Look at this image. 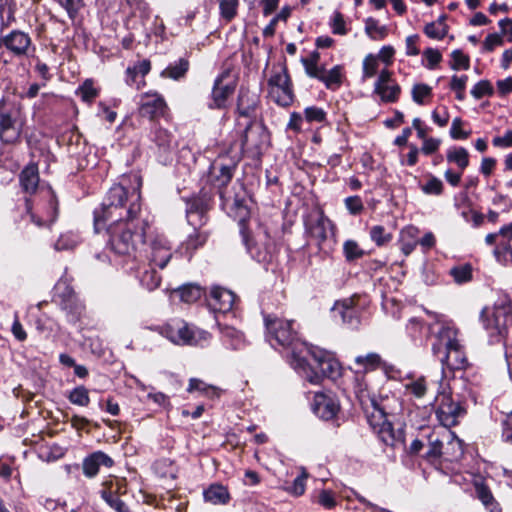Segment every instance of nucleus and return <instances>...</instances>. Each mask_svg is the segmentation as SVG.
<instances>
[{
	"mask_svg": "<svg viewBox=\"0 0 512 512\" xmlns=\"http://www.w3.org/2000/svg\"><path fill=\"white\" fill-rule=\"evenodd\" d=\"M132 188L125 186L126 178L113 185L101 207L94 211V229L106 230L107 245L118 255L130 256L145 242L149 220L141 207V179L133 176Z\"/></svg>",
	"mask_w": 512,
	"mask_h": 512,
	"instance_id": "f257e3e1",
	"label": "nucleus"
},
{
	"mask_svg": "<svg viewBox=\"0 0 512 512\" xmlns=\"http://www.w3.org/2000/svg\"><path fill=\"white\" fill-rule=\"evenodd\" d=\"M300 349L293 368L311 384H320L324 377L335 380L341 376V365L332 353L309 345H300Z\"/></svg>",
	"mask_w": 512,
	"mask_h": 512,
	"instance_id": "f03ea898",
	"label": "nucleus"
},
{
	"mask_svg": "<svg viewBox=\"0 0 512 512\" xmlns=\"http://www.w3.org/2000/svg\"><path fill=\"white\" fill-rule=\"evenodd\" d=\"M458 330L451 323H441L437 331V343L432 345L434 355L439 357L443 373L446 369L461 370L467 366V358L460 341Z\"/></svg>",
	"mask_w": 512,
	"mask_h": 512,
	"instance_id": "7ed1b4c3",
	"label": "nucleus"
},
{
	"mask_svg": "<svg viewBox=\"0 0 512 512\" xmlns=\"http://www.w3.org/2000/svg\"><path fill=\"white\" fill-rule=\"evenodd\" d=\"M19 182L22 190L28 194H34L39 189L48 200V208L44 216H36L32 213L29 199L26 200L27 211L30 213L31 220L39 227L48 223H53L57 216V201L54 192L50 187L39 186L40 177L38 166L35 163H29L19 174Z\"/></svg>",
	"mask_w": 512,
	"mask_h": 512,
	"instance_id": "20e7f679",
	"label": "nucleus"
},
{
	"mask_svg": "<svg viewBox=\"0 0 512 512\" xmlns=\"http://www.w3.org/2000/svg\"><path fill=\"white\" fill-rule=\"evenodd\" d=\"M264 321L267 339L270 344L273 347L279 345L291 349L290 364L293 367L294 362L298 361V358H300L299 355H297L300 354V345H307L298 338L297 332L293 328V321L271 316H266Z\"/></svg>",
	"mask_w": 512,
	"mask_h": 512,
	"instance_id": "39448f33",
	"label": "nucleus"
},
{
	"mask_svg": "<svg viewBox=\"0 0 512 512\" xmlns=\"http://www.w3.org/2000/svg\"><path fill=\"white\" fill-rule=\"evenodd\" d=\"M480 320L485 330L491 336L505 338L512 330V303L506 297H500L494 304L493 309L483 308Z\"/></svg>",
	"mask_w": 512,
	"mask_h": 512,
	"instance_id": "423d86ee",
	"label": "nucleus"
},
{
	"mask_svg": "<svg viewBox=\"0 0 512 512\" xmlns=\"http://www.w3.org/2000/svg\"><path fill=\"white\" fill-rule=\"evenodd\" d=\"M366 418L370 427L385 445L393 448L404 446L405 436L403 429H394L392 423L388 421L384 410L374 400H371V409L366 410Z\"/></svg>",
	"mask_w": 512,
	"mask_h": 512,
	"instance_id": "0eeeda50",
	"label": "nucleus"
},
{
	"mask_svg": "<svg viewBox=\"0 0 512 512\" xmlns=\"http://www.w3.org/2000/svg\"><path fill=\"white\" fill-rule=\"evenodd\" d=\"M24 126L21 109L14 104L0 101V140L12 144L19 140Z\"/></svg>",
	"mask_w": 512,
	"mask_h": 512,
	"instance_id": "6e6552de",
	"label": "nucleus"
},
{
	"mask_svg": "<svg viewBox=\"0 0 512 512\" xmlns=\"http://www.w3.org/2000/svg\"><path fill=\"white\" fill-rule=\"evenodd\" d=\"M160 334L177 345L197 346L208 342L210 334L191 329L184 321L174 320L160 327Z\"/></svg>",
	"mask_w": 512,
	"mask_h": 512,
	"instance_id": "1a4fd4ad",
	"label": "nucleus"
},
{
	"mask_svg": "<svg viewBox=\"0 0 512 512\" xmlns=\"http://www.w3.org/2000/svg\"><path fill=\"white\" fill-rule=\"evenodd\" d=\"M270 135L266 127L261 123L251 122L247 125L241 146L245 153L252 159H259L268 148Z\"/></svg>",
	"mask_w": 512,
	"mask_h": 512,
	"instance_id": "9d476101",
	"label": "nucleus"
},
{
	"mask_svg": "<svg viewBox=\"0 0 512 512\" xmlns=\"http://www.w3.org/2000/svg\"><path fill=\"white\" fill-rule=\"evenodd\" d=\"M268 85L271 88L270 95L275 99L277 104L288 106L293 102L292 83L286 67L273 72L268 79Z\"/></svg>",
	"mask_w": 512,
	"mask_h": 512,
	"instance_id": "9b49d317",
	"label": "nucleus"
},
{
	"mask_svg": "<svg viewBox=\"0 0 512 512\" xmlns=\"http://www.w3.org/2000/svg\"><path fill=\"white\" fill-rule=\"evenodd\" d=\"M466 409L460 402L453 400L450 395H442L436 409V416L444 427H452L458 424L459 419L464 417Z\"/></svg>",
	"mask_w": 512,
	"mask_h": 512,
	"instance_id": "f8f14e48",
	"label": "nucleus"
},
{
	"mask_svg": "<svg viewBox=\"0 0 512 512\" xmlns=\"http://www.w3.org/2000/svg\"><path fill=\"white\" fill-rule=\"evenodd\" d=\"M0 46L6 48L15 57L28 56L35 48L28 33L20 30H13L0 38Z\"/></svg>",
	"mask_w": 512,
	"mask_h": 512,
	"instance_id": "ddd939ff",
	"label": "nucleus"
},
{
	"mask_svg": "<svg viewBox=\"0 0 512 512\" xmlns=\"http://www.w3.org/2000/svg\"><path fill=\"white\" fill-rule=\"evenodd\" d=\"M173 256L172 246L164 235H156L150 243L149 266L164 269Z\"/></svg>",
	"mask_w": 512,
	"mask_h": 512,
	"instance_id": "4468645a",
	"label": "nucleus"
},
{
	"mask_svg": "<svg viewBox=\"0 0 512 512\" xmlns=\"http://www.w3.org/2000/svg\"><path fill=\"white\" fill-rule=\"evenodd\" d=\"M401 92L400 86L392 80V72L383 69L374 85V93L379 95L383 102L394 103Z\"/></svg>",
	"mask_w": 512,
	"mask_h": 512,
	"instance_id": "2eb2a0df",
	"label": "nucleus"
},
{
	"mask_svg": "<svg viewBox=\"0 0 512 512\" xmlns=\"http://www.w3.org/2000/svg\"><path fill=\"white\" fill-rule=\"evenodd\" d=\"M332 312L335 316H340L343 324L351 329H356L361 323L360 308L356 307L353 299H345L334 304Z\"/></svg>",
	"mask_w": 512,
	"mask_h": 512,
	"instance_id": "dca6fc26",
	"label": "nucleus"
},
{
	"mask_svg": "<svg viewBox=\"0 0 512 512\" xmlns=\"http://www.w3.org/2000/svg\"><path fill=\"white\" fill-rule=\"evenodd\" d=\"M312 410L318 417L331 420L337 415L339 404L333 395L317 392L314 395Z\"/></svg>",
	"mask_w": 512,
	"mask_h": 512,
	"instance_id": "f3484780",
	"label": "nucleus"
},
{
	"mask_svg": "<svg viewBox=\"0 0 512 512\" xmlns=\"http://www.w3.org/2000/svg\"><path fill=\"white\" fill-rule=\"evenodd\" d=\"M234 206L237 207L238 209L244 211V214L241 216V218L239 220V226H240V234L242 236L243 243L245 244L248 252L258 262H269L272 258V255L268 249H265V251H260L256 248L252 247V243L249 238V234L246 230L245 217H246V215H248V211H247L246 207H244L242 205V200H240L236 197L234 199Z\"/></svg>",
	"mask_w": 512,
	"mask_h": 512,
	"instance_id": "a211bd4d",
	"label": "nucleus"
},
{
	"mask_svg": "<svg viewBox=\"0 0 512 512\" xmlns=\"http://www.w3.org/2000/svg\"><path fill=\"white\" fill-rule=\"evenodd\" d=\"M166 110V103L163 97L157 93L144 94L141 96L139 113L142 117L151 120L163 116Z\"/></svg>",
	"mask_w": 512,
	"mask_h": 512,
	"instance_id": "6ab92c4d",
	"label": "nucleus"
},
{
	"mask_svg": "<svg viewBox=\"0 0 512 512\" xmlns=\"http://www.w3.org/2000/svg\"><path fill=\"white\" fill-rule=\"evenodd\" d=\"M113 464L114 461L110 456L102 451H96L84 458L82 463L83 473L86 477L93 478L98 474L100 466L110 468Z\"/></svg>",
	"mask_w": 512,
	"mask_h": 512,
	"instance_id": "aec40b11",
	"label": "nucleus"
},
{
	"mask_svg": "<svg viewBox=\"0 0 512 512\" xmlns=\"http://www.w3.org/2000/svg\"><path fill=\"white\" fill-rule=\"evenodd\" d=\"M235 295L232 291L216 287L211 290L209 306L216 312L226 313L233 308Z\"/></svg>",
	"mask_w": 512,
	"mask_h": 512,
	"instance_id": "412c9836",
	"label": "nucleus"
},
{
	"mask_svg": "<svg viewBox=\"0 0 512 512\" xmlns=\"http://www.w3.org/2000/svg\"><path fill=\"white\" fill-rule=\"evenodd\" d=\"M236 167L235 162H231L228 164L220 162V159L217 160L212 165V171L215 175V181L219 187V194L220 197L226 200H229V196L225 194V192L222 190L224 187L228 185V183L231 181L233 177V173Z\"/></svg>",
	"mask_w": 512,
	"mask_h": 512,
	"instance_id": "4be33fe9",
	"label": "nucleus"
},
{
	"mask_svg": "<svg viewBox=\"0 0 512 512\" xmlns=\"http://www.w3.org/2000/svg\"><path fill=\"white\" fill-rule=\"evenodd\" d=\"M259 104V96L255 92L241 88L237 100V111L240 116L251 118L255 116Z\"/></svg>",
	"mask_w": 512,
	"mask_h": 512,
	"instance_id": "5701e85b",
	"label": "nucleus"
},
{
	"mask_svg": "<svg viewBox=\"0 0 512 512\" xmlns=\"http://www.w3.org/2000/svg\"><path fill=\"white\" fill-rule=\"evenodd\" d=\"M210 236V231L206 228H193V231L187 236L186 240L181 244V248L189 256L203 247Z\"/></svg>",
	"mask_w": 512,
	"mask_h": 512,
	"instance_id": "b1692460",
	"label": "nucleus"
},
{
	"mask_svg": "<svg viewBox=\"0 0 512 512\" xmlns=\"http://www.w3.org/2000/svg\"><path fill=\"white\" fill-rule=\"evenodd\" d=\"M224 74L218 76L214 82L212 90L213 104L211 108L221 109L225 107L226 101L229 96L233 93L234 87L230 85H222Z\"/></svg>",
	"mask_w": 512,
	"mask_h": 512,
	"instance_id": "393cba45",
	"label": "nucleus"
},
{
	"mask_svg": "<svg viewBox=\"0 0 512 512\" xmlns=\"http://www.w3.org/2000/svg\"><path fill=\"white\" fill-rule=\"evenodd\" d=\"M419 229L414 226H407L400 233L401 251L406 255H410L418 245Z\"/></svg>",
	"mask_w": 512,
	"mask_h": 512,
	"instance_id": "a878e982",
	"label": "nucleus"
},
{
	"mask_svg": "<svg viewBox=\"0 0 512 512\" xmlns=\"http://www.w3.org/2000/svg\"><path fill=\"white\" fill-rule=\"evenodd\" d=\"M222 343L229 349L238 350L244 346V338L240 331L233 327H222L220 329Z\"/></svg>",
	"mask_w": 512,
	"mask_h": 512,
	"instance_id": "bb28decb",
	"label": "nucleus"
},
{
	"mask_svg": "<svg viewBox=\"0 0 512 512\" xmlns=\"http://www.w3.org/2000/svg\"><path fill=\"white\" fill-rule=\"evenodd\" d=\"M342 78V67L340 65H336L328 71L324 69L319 81L323 82L327 89L336 90L341 86Z\"/></svg>",
	"mask_w": 512,
	"mask_h": 512,
	"instance_id": "cd10ccee",
	"label": "nucleus"
},
{
	"mask_svg": "<svg viewBox=\"0 0 512 512\" xmlns=\"http://www.w3.org/2000/svg\"><path fill=\"white\" fill-rule=\"evenodd\" d=\"M332 229L331 221L324 215H320L314 224L310 227V234L318 240L319 244L324 242L328 237V232Z\"/></svg>",
	"mask_w": 512,
	"mask_h": 512,
	"instance_id": "c85d7f7f",
	"label": "nucleus"
},
{
	"mask_svg": "<svg viewBox=\"0 0 512 512\" xmlns=\"http://www.w3.org/2000/svg\"><path fill=\"white\" fill-rule=\"evenodd\" d=\"M204 498L214 505L226 504L229 501V492L222 485H211L204 491Z\"/></svg>",
	"mask_w": 512,
	"mask_h": 512,
	"instance_id": "c756f323",
	"label": "nucleus"
},
{
	"mask_svg": "<svg viewBox=\"0 0 512 512\" xmlns=\"http://www.w3.org/2000/svg\"><path fill=\"white\" fill-rule=\"evenodd\" d=\"M447 160L455 163L461 171L469 166V153L464 147H454L447 151Z\"/></svg>",
	"mask_w": 512,
	"mask_h": 512,
	"instance_id": "7c9ffc66",
	"label": "nucleus"
},
{
	"mask_svg": "<svg viewBox=\"0 0 512 512\" xmlns=\"http://www.w3.org/2000/svg\"><path fill=\"white\" fill-rule=\"evenodd\" d=\"M187 391L189 393L199 392L202 395L208 396V397H218L219 396V389L213 385H209L205 383L204 381L197 379V378H191L189 380V385L187 388Z\"/></svg>",
	"mask_w": 512,
	"mask_h": 512,
	"instance_id": "2f4dec72",
	"label": "nucleus"
},
{
	"mask_svg": "<svg viewBox=\"0 0 512 512\" xmlns=\"http://www.w3.org/2000/svg\"><path fill=\"white\" fill-rule=\"evenodd\" d=\"M319 60H320V55L318 52H313L309 58H302V60H301L303 66L305 68L306 74L309 77L316 78L318 80L324 70L323 66L318 65Z\"/></svg>",
	"mask_w": 512,
	"mask_h": 512,
	"instance_id": "473e14b6",
	"label": "nucleus"
},
{
	"mask_svg": "<svg viewBox=\"0 0 512 512\" xmlns=\"http://www.w3.org/2000/svg\"><path fill=\"white\" fill-rule=\"evenodd\" d=\"M153 140L159 150L163 153H167L173 148V136L166 129L157 128L154 132Z\"/></svg>",
	"mask_w": 512,
	"mask_h": 512,
	"instance_id": "72a5a7b5",
	"label": "nucleus"
},
{
	"mask_svg": "<svg viewBox=\"0 0 512 512\" xmlns=\"http://www.w3.org/2000/svg\"><path fill=\"white\" fill-rule=\"evenodd\" d=\"M181 301L185 303H194L201 298L203 290L200 286L195 284L183 285L177 290Z\"/></svg>",
	"mask_w": 512,
	"mask_h": 512,
	"instance_id": "f704fd0d",
	"label": "nucleus"
},
{
	"mask_svg": "<svg viewBox=\"0 0 512 512\" xmlns=\"http://www.w3.org/2000/svg\"><path fill=\"white\" fill-rule=\"evenodd\" d=\"M149 269H146L142 272L140 276V282L143 287L147 290L152 291L159 287L161 283V276L158 275L155 270V266H149Z\"/></svg>",
	"mask_w": 512,
	"mask_h": 512,
	"instance_id": "c9c22d12",
	"label": "nucleus"
},
{
	"mask_svg": "<svg viewBox=\"0 0 512 512\" xmlns=\"http://www.w3.org/2000/svg\"><path fill=\"white\" fill-rule=\"evenodd\" d=\"M202 211H207V204L201 198H193L187 201L186 217L188 223H196L195 216H199Z\"/></svg>",
	"mask_w": 512,
	"mask_h": 512,
	"instance_id": "e433bc0d",
	"label": "nucleus"
},
{
	"mask_svg": "<svg viewBox=\"0 0 512 512\" xmlns=\"http://www.w3.org/2000/svg\"><path fill=\"white\" fill-rule=\"evenodd\" d=\"M103 500L116 512H129L128 506L117 495V491L103 490L101 492Z\"/></svg>",
	"mask_w": 512,
	"mask_h": 512,
	"instance_id": "4c0bfd02",
	"label": "nucleus"
},
{
	"mask_svg": "<svg viewBox=\"0 0 512 512\" xmlns=\"http://www.w3.org/2000/svg\"><path fill=\"white\" fill-rule=\"evenodd\" d=\"M64 310H69L71 315V321H76L81 314L82 306L77 302L74 292L67 288V299L61 302Z\"/></svg>",
	"mask_w": 512,
	"mask_h": 512,
	"instance_id": "58836bf2",
	"label": "nucleus"
},
{
	"mask_svg": "<svg viewBox=\"0 0 512 512\" xmlns=\"http://www.w3.org/2000/svg\"><path fill=\"white\" fill-rule=\"evenodd\" d=\"M78 95L84 102L91 103L98 95L99 89L94 87L93 80L86 79L76 90Z\"/></svg>",
	"mask_w": 512,
	"mask_h": 512,
	"instance_id": "ea45409f",
	"label": "nucleus"
},
{
	"mask_svg": "<svg viewBox=\"0 0 512 512\" xmlns=\"http://www.w3.org/2000/svg\"><path fill=\"white\" fill-rule=\"evenodd\" d=\"M189 68V62L186 59H179L175 64H171L164 71L163 75L178 80L183 77Z\"/></svg>",
	"mask_w": 512,
	"mask_h": 512,
	"instance_id": "a19ab883",
	"label": "nucleus"
},
{
	"mask_svg": "<svg viewBox=\"0 0 512 512\" xmlns=\"http://www.w3.org/2000/svg\"><path fill=\"white\" fill-rule=\"evenodd\" d=\"M68 400L78 406H88L90 403L89 391L84 386H77L68 395Z\"/></svg>",
	"mask_w": 512,
	"mask_h": 512,
	"instance_id": "79ce46f5",
	"label": "nucleus"
},
{
	"mask_svg": "<svg viewBox=\"0 0 512 512\" xmlns=\"http://www.w3.org/2000/svg\"><path fill=\"white\" fill-rule=\"evenodd\" d=\"M239 0H219V9L221 17L230 22L237 15Z\"/></svg>",
	"mask_w": 512,
	"mask_h": 512,
	"instance_id": "37998d69",
	"label": "nucleus"
},
{
	"mask_svg": "<svg viewBox=\"0 0 512 512\" xmlns=\"http://www.w3.org/2000/svg\"><path fill=\"white\" fill-rule=\"evenodd\" d=\"M343 253L348 262L355 261L364 256V250L354 240H347L343 244Z\"/></svg>",
	"mask_w": 512,
	"mask_h": 512,
	"instance_id": "c03bdc74",
	"label": "nucleus"
},
{
	"mask_svg": "<svg viewBox=\"0 0 512 512\" xmlns=\"http://www.w3.org/2000/svg\"><path fill=\"white\" fill-rule=\"evenodd\" d=\"M450 275L458 284H463L472 279V266L468 263L451 268Z\"/></svg>",
	"mask_w": 512,
	"mask_h": 512,
	"instance_id": "a18cd8bd",
	"label": "nucleus"
},
{
	"mask_svg": "<svg viewBox=\"0 0 512 512\" xmlns=\"http://www.w3.org/2000/svg\"><path fill=\"white\" fill-rule=\"evenodd\" d=\"M406 330L411 338L418 339L421 338L424 333H429L432 330V327H425L421 320L416 317L411 318L407 325Z\"/></svg>",
	"mask_w": 512,
	"mask_h": 512,
	"instance_id": "49530a36",
	"label": "nucleus"
},
{
	"mask_svg": "<svg viewBox=\"0 0 512 512\" xmlns=\"http://www.w3.org/2000/svg\"><path fill=\"white\" fill-rule=\"evenodd\" d=\"M448 32L447 26L444 22L435 21L425 25L424 33L431 39L441 40Z\"/></svg>",
	"mask_w": 512,
	"mask_h": 512,
	"instance_id": "de8ad7c7",
	"label": "nucleus"
},
{
	"mask_svg": "<svg viewBox=\"0 0 512 512\" xmlns=\"http://www.w3.org/2000/svg\"><path fill=\"white\" fill-rule=\"evenodd\" d=\"M379 61L374 54H368L364 60L362 65V80L365 81L369 78H372L376 75L378 71Z\"/></svg>",
	"mask_w": 512,
	"mask_h": 512,
	"instance_id": "09e8293b",
	"label": "nucleus"
},
{
	"mask_svg": "<svg viewBox=\"0 0 512 512\" xmlns=\"http://www.w3.org/2000/svg\"><path fill=\"white\" fill-rule=\"evenodd\" d=\"M308 478V473L304 468L301 469V474L297 476L290 486H287L285 490L294 495L301 496L304 494L306 489V480Z\"/></svg>",
	"mask_w": 512,
	"mask_h": 512,
	"instance_id": "8fccbe9b",
	"label": "nucleus"
},
{
	"mask_svg": "<svg viewBox=\"0 0 512 512\" xmlns=\"http://www.w3.org/2000/svg\"><path fill=\"white\" fill-rule=\"evenodd\" d=\"M365 31L372 39H382L386 35V28L379 26L378 21L374 18H368L365 21Z\"/></svg>",
	"mask_w": 512,
	"mask_h": 512,
	"instance_id": "3c124183",
	"label": "nucleus"
},
{
	"mask_svg": "<svg viewBox=\"0 0 512 512\" xmlns=\"http://www.w3.org/2000/svg\"><path fill=\"white\" fill-rule=\"evenodd\" d=\"M370 237L377 246L385 245L392 239V235L387 233L385 228L381 225H376L371 228Z\"/></svg>",
	"mask_w": 512,
	"mask_h": 512,
	"instance_id": "603ef678",
	"label": "nucleus"
},
{
	"mask_svg": "<svg viewBox=\"0 0 512 512\" xmlns=\"http://www.w3.org/2000/svg\"><path fill=\"white\" fill-rule=\"evenodd\" d=\"M432 89L427 84H415L412 88V99L419 105H423L425 103L424 99L427 97H431Z\"/></svg>",
	"mask_w": 512,
	"mask_h": 512,
	"instance_id": "864d4df0",
	"label": "nucleus"
},
{
	"mask_svg": "<svg viewBox=\"0 0 512 512\" xmlns=\"http://www.w3.org/2000/svg\"><path fill=\"white\" fill-rule=\"evenodd\" d=\"M421 190L427 195H441L443 183L439 178L430 175L427 183L421 186Z\"/></svg>",
	"mask_w": 512,
	"mask_h": 512,
	"instance_id": "5fc2aeb1",
	"label": "nucleus"
},
{
	"mask_svg": "<svg viewBox=\"0 0 512 512\" xmlns=\"http://www.w3.org/2000/svg\"><path fill=\"white\" fill-rule=\"evenodd\" d=\"M355 362L363 366L366 370H373L380 365L381 358L376 353H369L365 356H357Z\"/></svg>",
	"mask_w": 512,
	"mask_h": 512,
	"instance_id": "6e6d98bb",
	"label": "nucleus"
},
{
	"mask_svg": "<svg viewBox=\"0 0 512 512\" xmlns=\"http://www.w3.org/2000/svg\"><path fill=\"white\" fill-rule=\"evenodd\" d=\"M494 90L491 83L488 80H481L474 85L471 90V95L479 100L484 96H491Z\"/></svg>",
	"mask_w": 512,
	"mask_h": 512,
	"instance_id": "4d7b16f0",
	"label": "nucleus"
},
{
	"mask_svg": "<svg viewBox=\"0 0 512 512\" xmlns=\"http://www.w3.org/2000/svg\"><path fill=\"white\" fill-rule=\"evenodd\" d=\"M452 63L451 68L453 70L464 69L467 70L470 66L469 57L466 56L461 50H454L451 54Z\"/></svg>",
	"mask_w": 512,
	"mask_h": 512,
	"instance_id": "13d9d810",
	"label": "nucleus"
},
{
	"mask_svg": "<svg viewBox=\"0 0 512 512\" xmlns=\"http://www.w3.org/2000/svg\"><path fill=\"white\" fill-rule=\"evenodd\" d=\"M443 443L439 437L433 433L429 436V449L426 452L427 458H438L442 454Z\"/></svg>",
	"mask_w": 512,
	"mask_h": 512,
	"instance_id": "bf43d9fd",
	"label": "nucleus"
},
{
	"mask_svg": "<svg viewBox=\"0 0 512 512\" xmlns=\"http://www.w3.org/2000/svg\"><path fill=\"white\" fill-rule=\"evenodd\" d=\"M305 119L308 122L321 123L326 119V112L319 107L310 106L304 110Z\"/></svg>",
	"mask_w": 512,
	"mask_h": 512,
	"instance_id": "052dcab7",
	"label": "nucleus"
},
{
	"mask_svg": "<svg viewBox=\"0 0 512 512\" xmlns=\"http://www.w3.org/2000/svg\"><path fill=\"white\" fill-rule=\"evenodd\" d=\"M59 2L71 19H74L79 10L85 5V0H59Z\"/></svg>",
	"mask_w": 512,
	"mask_h": 512,
	"instance_id": "680f3d73",
	"label": "nucleus"
},
{
	"mask_svg": "<svg viewBox=\"0 0 512 512\" xmlns=\"http://www.w3.org/2000/svg\"><path fill=\"white\" fill-rule=\"evenodd\" d=\"M330 25L334 34L345 35L347 33L344 17L339 11L333 13Z\"/></svg>",
	"mask_w": 512,
	"mask_h": 512,
	"instance_id": "e2e57ef3",
	"label": "nucleus"
},
{
	"mask_svg": "<svg viewBox=\"0 0 512 512\" xmlns=\"http://www.w3.org/2000/svg\"><path fill=\"white\" fill-rule=\"evenodd\" d=\"M462 119L459 117H456L452 121V125L450 128V136L455 139H467L470 136V132L463 131L462 130Z\"/></svg>",
	"mask_w": 512,
	"mask_h": 512,
	"instance_id": "0e129e2a",
	"label": "nucleus"
},
{
	"mask_svg": "<svg viewBox=\"0 0 512 512\" xmlns=\"http://www.w3.org/2000/svg\"><path fill=\"white\" fill-rule=\"evenodd\" d=\"M406 389L414 396L421 398L426 394L427 386L424 378H419L407 384Z\"/></svg>",
	"mask_w": 512,
	"mask_h": 512,
	"instance_id": "69168bd1",
	"label": "nucleus"
},
{
	"mask_svg": "<svg viewBox=\"0 0 512 512\" xmlns=\"http://www.w3.org/2000/svg\"><path fill=\"white\" fill-rule=\"evenodd\" d=\"M423 55L428 62L426 65V67L428 69H434L442 60L441 53L438 50L433 49V48H427L423 52Z\"/></svg>",
	"mask_w": 512,
	"mask_h": 512,
	"instance_id": "338daca9",
	"label": "nucleus"
},
{
	"mask_svg": "<svg viewBox=\"0 0 512 512\" xmlns=\"http://www.w3.org/2000/svg\"><path fill=\"white\" fill-rule=\"evenodd\" d=\"M502 439L506 443L512 444V411L506 414L502 422Z\"/></svg>",
	"mask_w": 512,
	"mask_h": 512,
	"instance_id": "774afa93",
	"label": "nucleus"
}]
</instances>
